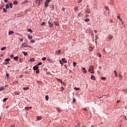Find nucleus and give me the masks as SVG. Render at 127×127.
<instances>
[{
  "instance_id": "obj_16",
  "label": "nucleus",
  "mask_w": 127,
  "mask_h": 127,
  "mask_svg": "<svg viewBox=\"0 0 127 127\" xmlns=\"http://www.w3.org/2000/svg\"><path fill=\"white\" fill-rule=\"evenodd\" d=\"M30 62H34L35 61V60H34V58H31L29 60Z\"/></svg>"
},
{
  "instance_id": "obj_46",
  "label": "nucleus",
  "mask_w": 127,
  "mask_h": 127,
  "mask_svg": "<svg viewBox=\"0 0 127 127\" xmlns=\"http://www.w3.org/2000/svg\"><path fill=\"white\" fill-rule=\"evenodd\" d=\"M101 80H106V77H102L101 78Z\"/></svg>"
},
{
  "instance_id": "obj_34",
  "label": "nucleus",
  "mask_w": 127,
  "mask_h": 127,
  "mask_svg": "<svg viewBox=\"0 0 127 127\" xmlns=\"http://www.w3.org/2000/svg\"><path fill=\"white\" fill-rule=\"evenodd\" d=\"M9 61H10V59H6L5 60V62H8Z\"/></svg>"
},
{
  "instance_id": "obj_19",
  "label": "nucleus",
  "mask_w": 127,
  "mask_h": 127,
  "mask_svg": "<svg viewBox=\"0 0 127 127\" xmlns=\"http://www.w3.org/2000/svg\"><path fill=\"white\" fill-rule=\"evenodd\" d=\"M6 49V47H3L2 48H1V51H3V50H5Z\"/></svg>"
},
{
  "instance_id": "obj_25",
  "label": "nucleus",
  "mask_w": 127,
  "mask_h": 127,
  "mask_svg": "<svg viewBox=\"0 0 127 127\" xmlns=\"http://www.w3.org/2000/svg\"><path fill=\"white\" fill-rule=\"evenodd\" d=\"M60 53H61V51H60V50L56 52V54H60Z\"/></svg>"
},
{
  "instance_id": "obj_22",
  "label": "nucleus",
  "mask_w": 127,
  "mask_h": 127,
  "mask_svg": "<svg viewBox=\"0 0 127 127\" xmlns=\"http://www.w3.org/2000/svg\"><path fill=\"white\" fill-rule=\"evenodd\" d=\"M73 67L75 68V67H76V66L77 65V63L76 62H73Z\"/></svg>"
},
{
  "instance_id": "obj_62",
  "label": "nucleus",
  "mask_w": 127,
  "mask_h": 127,
  "mask_svg": "<svg viewBox=\"0 0 127 127\" xmlns=\"http://www.w3.org/2000/svg\"><path fill=\"white\" fill-rule=\"evenodd\" d=\"M83 110L84 111H87V108H84Z\"/></svg>"
},
{
  "instance_id": "obj_51",
  "label": "nucleus",
  "mask_w": 127,
  "mask_h": 127,
  "mask_svg": "<svg viewBox=\"0 0 127 127\" xmlns=\"http://www.w3.org/2000/svg\"><path fill=\"white\" fill-rule=\"evenodd\" d=\"M85 17H86V18H87V17H89V15H88V14H85Z\"/></svg>"
},
{
  "instance_id": "obj_27",
  "label": "nucleus",
  "mask_w": 127,
  "mask_h": 127,
  "mask_svg": "<svg viewBox=\"0 0 127 127\" xmlns=\"http://www.w3.org/2000/svg\"><path fill=\"white\" fill-rule=\"evenodd\" d=\"M23 61V59L20 58L19 60V62H20V63H22V62Z\"/></svg>"
},
{
  "instance_id": "obj_63",
  "label": "nucleus",
  "mask_w": 127,
  "mask_h": 127,
  "mask_svg": "<svg viewBox=\"0 0 127 127\" xmlns=\"http://www.w3.org/2000/svg\"><path fill=\"white\" fill-rule=\"evenodd\" d=\"M120 102H121V101H120V100H118V101H117V103H120Z\"/></svg>"
},
{
  "instance_id": "obj_26",
  "label": "nucleus",
  "mask_w": 127,
  "mask_h": 127,
  "mask_svg": "<svg viewBox=\"0 0 127 127\" xmlns=\"http://www.w3.org/2000/svg\"><path fill=\"white\" fill-rule=\"evenodd\" d=\"M42 119V117H38L37 118V121H40Z\"/></svg>"
},
{
  "instance_id": "obj_38",
  "label": "nucleus",
  "mask_w": 127,
  "mask_h": 127,
  "mask_svg": "<svg viewBox=\"0 0 127 127\" xmlns=\"http://www.w3.org/2000/svg\"><path fill=\"white\" fill-rule=\"evenodd\" d=\"M9 6L10 7V8H12V3H9Z\"/></svg>"
},
{
  "instance_id": "obj_39",
  "label": "nucleus",
  "mask_w": 127,
  "mask_h": 127,
  "mask_svg": "<svg viewBox=\"0 0 127 127\" xmlns=\"http://www.w3.org/2000/svg\"><path fill=\"white\" fill-rule=\"evenodd\" d=\"M74 90H76L77 91H79V90H80V88L74 87Z\"/></svg>"
},
{
  "instance_id": "obj_28",
  "label": "nucleus",
  "mask_w": 127,
  "mask_h": 127,
  "mask_svg": "<svg viewBox=\"0 0 127 127\" xmlns=\"http://www.w3.org/2000/svg\"><path fill=\"white\" fill-rule=\"evenodd\" d=\"M78 16H83V13H81V12H79L78 13Z\"/></svg>"
},
{
  "instance_id": "obj_33",
  "label": "nucleus",
  "mask_w": 127,
  "mask_h": 127,
  "mask_svg": "<svg viewBox=\"0 0 127 127\" xmlns=\"http://www.w3.org/2000/svg\"><path fill=\"white\" fill-rule=\"evenodd\" d=\"M117 18L120 20V21H122V18H121V16H117Z\"/></svg>"
},
{
  "instance_id": "obj_61",
  "label": "nucleus",
  "mask_w": 127,
  "mask_h": 127,
  "mask_svg": "<svg viewBox=\"0 0 127 127\" xmlns=\"http://www.w3.org/2000/svg\"><path fill=\"white\" fill-rule=\"evenodd\" d=\"M94 32H95V33H97V32H98V31H97V30H94Z\"/></svg>"
},
{
  "instance_id": "obj_21",
  "label": "nucleus",
  "mask_w": 127,
  "mask_h": 127,
  "mask_svg": "<svg viewBox=\"0 0 127 127\" xmlns=\"http://www.w3.org/2000/svg\"><path fill=\"white\" fill-rule=\"evenodd\" d=\"M3 90H4V87L3 86L0 87V91H3Z\"/></svg>"
},
{
  "instance_id": "obj_60",
  "label": "nucleus",
  "mask_w": 127,
  "mask_h": 127,
  "mask_svg": "<svg viewBox=\"0 0 127 127\" xmlns=\"http://www.w3.org/2000/svg\"><path fill=\"white\" fill-rule=\"evenodd\" d=\"M3 1H4V2H7V0H3Z\"/></svg>"
},
{
  "instance_id": "obj_23",
  "label": "nucleus",
  "mask_w": 127,
  "mask_h": 127,
  "mask_svg": "<svg viewBox=\"0 0 127 127\" xmlns=\"http://www.w3.org/2000/svg\"><path fill=\"white\" fill-rule=\"evenodd\" d=\"M84 21L85 22H88V21H90V19H89V18L85 19H84Z\"/></svg>"
},
{
  "instance_id": "obj_17",
  "label": "nucleus",
  "mask_w": 127,
  "mask_h": 127,
  "mask_svg": "<svg viewBox=\"0 0 127 127\" xmlns=\"http://www.w3.org/2000/svg\"><path fill=\"white\" fill-rule=\"evenodd\" d=\"M22 53L24 54V55L25 56H27V55H28V54H27V52H23V51Z\"/></svg>"
},
{
  "instance_id": "obj_12",
  "label": "nucleus",
  "mask_w": 127,
  "mask_h": 127,
  "mask_svg": "<svg viewBox=\"0 0 127 127\" xmlns=\"http://www.w3.org/2000/svg\"><path fill=\"white\" fill-rule=\"evenodd\" d=\"M91 80H96V77H95V76H94V75H91Z\"/></svg>"
},
{
  "instance_id": "obj_5",
  "label": "nucleus",
  "mask_w": 127,
  "mask_h": 127,
  "mask_svg": "<svg viewBox=\"0 0 127 127\" xmlns=\"http://www.w3.org/2000/svg\"><path fill=\"white\" fill-rule=\"evenodd\" d=\"M43 4V0H38V5Z\"/></svg>"
},
{
  "instance_id": "obj_36",
  "label": "nucleus",
  "mask_w": 127,
  "mask_h": 127,
  "mask_svg": "<svg viewBox=\"0 0 127 127\" xmlns=\"http://www.w3.org/2000/svg\"><path fill=\"white\" fill-rule=\"evenodd\" d=\"M60 64H61V65H64V63L63 62H62V61H61V60H60Z\"/></svg>"
},
{
  "instance_id": "obj_30",
  "label": "nucleus",
  "mask_w": 127,
  "mask_h": 127,
  "mask_svg": "<svg viewBox=\"0 0 127 127\" xmlns=\"http://www.w3.org/2000/svg\"><path fill=\"white\" fill-rule=\"evenodd\" d=\"M5 7L8 9V8H9V5H8V4H6Z\"/></svg>"
},
{
  "instance_id": "obj_14",
  "label": "nucleus",
  "mask_w": 127,
  "mask_h": 127,
  "mask_svg": "<svg viewBox=\"0 0 127 127\" xmlns=\"http://www.w3.org/2000/svg\"><path fill=\"white\" fill-rule=\"evenodd\" d=\"M23 90H24V91H27V90H29V87H23Z\"/></svg>"
},
{
  "instance_id": "obj_1",
  "label": "nucleus",
  "mask_w": 127,
  "mask_h": 127,
  "mask_svg": "<svg viewBox=\"0 0 127 127\" xmlns=\"http://www.w3.org/2000/svg\"><path fill=\"white\" fill-rule=\"evenodd\" d=\"M89 72H90V73H91V74H94V66L93 65H91L89 67Z\"/></svg>"
},
{
  "instance_id": "obj_37",
  "label": "nucleus",
  "mask_w": 127,
  "mask_h": 127,
  "mask_svg": "<svg viewBox=\"0 0 127 127\" xmlns=\"http://www.w3.org/2000/svg\"><path fill=\"white\" fill-rule=\"evenodd\" d=\"M7 101V98H5L3 100V102H6Z\"/></svg>"
},
{
  "instance_id": "obj_48",
  "label": "nucleus",
  "mask_w": 127,
  "mask_h": 127,
  "mask_svg": "<svg viewBox=\"0 0 127 127\" xmlns=\"http://www.w3.org/2000/svg\"><path fill=\"white\" fill-rule=\"evenodd\" d=\"M10 58H13V57H14V56H13V55H10Z\"/></svg>"
},
{
  "instance_id": "obj_43",
  "label": "nucleus",
  "mask_w": 127,
  "mask_h": 127,
  "mask_svg": "<svg viewBox=\"0 0 127 127\" xmlns=\"http://www.w3.org/2000/svg\"><path fill=\"white\" fill-rule=\"evenodd\" d=\"M58 81H59V82H60V83H62V80L60 79H57Z\"/></svg>"
},
{
  "instance_id": "obj_11",
  "label": "nucleus",
  "mask_w": 127,
  "mask_h": 127,
  "mask_svg": "<svg viewBox=\"0 0 127 127\" xmlns=\"http://www.w3.org/2000/svg\"><path fill=\"white\" fill-rule=\"evenodd\" d=\"M48 22L50 27H52V26H53V24L52 23L50 22V21H48Z\"/></svg>"
},
{
  "instance_id": "obj_55",
  "label": "nucleus",
  "mask_w": 127,
  "mask_h": 127,
  "mask_svg": "<svg viewBox=\"0 0 127 127\" xmlns=\"http://www.w3.org/2000/svg\"><path fill=\"white\" fill-rule=\"evenodd\" d=\"M73 103H75V102H76V99H75V98L73 99Z\"/></svg>"
},
{
  "instance_id": "obj_2",
  "label": "nucleus",
  "mask_w": 127,
  "mask_h": 127,
  "mask_svg": "<svg viewBox=\"0 0 127 127\" xmlns=\"http://www.w3.org/2000/svg\"><path fill=\"white\" fill-rule=\"evenodd\" d=\"M85 12V13H91V10L90 9V8L87 7Z\"/></svg>"
},
{
  "instance_id": "obj_32",
  "label": "nucleus",
  "mask_w": 127,
  "mask_h": 127,
  "mask_svg": "<svg viewBox=\"0 0 127 127\" xmlns=\"http://www.w3.org/2000/svg\"><path fill=\"white\" fill-rule=\"evenodd\" d=\"M28 38H29V39H32V36L28 35Z\"/></svg>"
},
{
  "instance_id": "obj_64",
  "label": "nucleus",
  "mask_w": 127,
  "mask_h": 127,
  "mask_svg": "<svg viewBox=\"0 0 127 127\" xmlns=\"http://www.w3.org/2000/svg\"><path fill=\"white\" fill-rule=\"evenodd\" d=\"M125 120H127V116H126V117H125Z\"/></svg>"
},
{
  "instance_id": "obj_44",
  "label": "nucleus",
  "mask_w": 127,
  "mask_h": 127,
  "mask_svg": "<svg viewBox=\"0 0 127 127\" xmlns=\"http://www.w3.org/2000/svg\"><path fill=\"white\" fill-rule=\"evenodd\" d=\"M105 9H106V10H109V7L105 6Z\"/></svg>"
},
{
  "instance_id": "obj_29",
  "label": "nucleus",
  "mask_w": 127,
  "mask_h": 127,
  "mask_svg": "<svg viewBox=\"0 0 127 127\" xmlns=\"http://www.w3.org/2000/svg\"><path fill=\"white\" fill-rule=\"evenodd\" d=\"M114 73H115V75L116 76V77H118V73H117V71L114 70Z\"/></svg>"
},
{
  "instance_id": "obj_3",
  "label": "nucleus",
  "mask_w": 127,
  "mask_h": 127,
  "mask_svg": "<svg viewBox=\"0 0 127 127\" xmlns=\"http://www.w3.org/2000/svg\"><path fill=\"white\" fill-rule=\"evenodd\" d=\"M50 1V0H46V2H45V7H48V3Z\"/></svg>"
},
{
  "instance_id": "obj_54",
  "label": "nucleus",
  "mask_w": 127,
  "mask_h": 127,
  "mask_svg": "<svg viewBox=\"0 0 127 127\" xmlns=\"http://www.w3.org/2000/svg\"><path fill=\"white\" fill-rule=\"evenodd\" d=\"M62 10H63V11H65V7H63Z\"/></svg>"
},
{
  "instance_id": "obj_4",
  "label": "nucleus",
  "mask_w": 127,
  "mask_h": 127,
  "mask_svg": "<svg viewBox=\"0 0 127 127\" xmlns=\"http://www.w3.org/2000/svg\"><path fill=\"white\" fill-rule=\"evenodd\" d=\"M74 10L75 12H77L79 10V6H75L74 8Z\"/></svg>"
},
{
  "instance_id": "obj_59",
  "label": "nucleus",
  "mask_w": 127,
  "mask_h": 127,
  "mask_svg": "<svg viewBox=\"0 0 127 127\" xmlns=\"http://www.w3.org/2000/svg\"><path fill=\"white\" fill-rule=\"evenodd\" d=\"M80 2H82V0H80L78 1V3H80Z\"/></svg>"
},
{
  "instance_id": "obj_8",
  "label": "nucleus",
  "mask_w": 127,
  "mask_h": 127,
  "mask_svg": "<svg viewBox=\"0 0 127 127\" xmlns=\"http://www.w3.org/2000/svg\"><path fill=\"white\" fill-rule=\"evenodd\" d=\"M54 24L55 25H56V26H59V21H54Z\"/></svg>"
},
{
  "instance_id": "obj_18",
  "label": "nucleus",
  "mask_w": 127,
  "mask_h": 127,
  "mask_svg": "<svg viewBox=\"0 0 127 127\" xmlns=\"http://www.w3.org/2000/svg\"><path fill=\"white\" fill-rule=\"evenodd\" d=\"M62 61L64 62V63H67V62L65 59H62Z\"/></svg>"
},
{
  "instance_id": "obj_41",
  "label": "nucleus",
  "mask_w": 127,
  "mask_h": 127,
  "mask_svg": "<svg viewBox=\"0 0 127 127\" xmlns=\"http://www.w3.org/2000/svg\"><path fill=\"white\" fill-rule=\"evenodd\" d=\"M14 94L15 95H19V92L15 91Z\"/></svg>"
},
{
  "instance_id": "obj_10",
  "label": "nucleus",
  "mask_w": 127,
  "mask_h": 127,
  "mask_svg": "<svg viewBox=\"0 0 127 127\" xmlns=\"http://www.w3.org/2000/svg\"><path fill=\"white\" fill-rule=\"evenodd\" d=\"M18 56H16L13 58V60H15V61H18Z\"/></svg>"
},
{
  "instance_id": "obj_56",
  "label": "nucleus",
  "mask_w": 127,
  "mask_h": 127,
  "mask_svg": "<svg viewBox=\"0 0 127 127\" xmlns=\"http://www.w3.org/2000/svg\"><path fill=\"white\" fill-rule=\"evenodd\" d=\"M45 22H43L42 23V25H45Z\"/></svg>"
},
{
  "instance_id": "obj_20",
  "label": "nucleus",
  "mask_w": 127,
  "mask_h": 127,
  "mask_svg": "<svg viewBox=\"0 0 127 127\" xmlns=\"http://www.w3.org/2000/svg\"><path fill=\"white\" fill-rule=\"evenodd\" d=\"M45 98L46 101H48V100H49V96H48V95H46Z\"/></svg>"
},
{
  "instance_id": "obj_24",
  "label": "nucleus",
  "mask_w": 127,
  "mask_h": 127,
  "mask_svg": "<svg viewBox=\"0 0 127 127\" xmlns=\"http://www.w3.org/2000/svg\"><path fill=\"white\" fill-rule=\"evenodd\" d=\"M14 32L12 31H9L8 34L10 35L11 34H13Z\"/></svg>"
},
{
  "instance_id": "obj_9",
  "label": "nucleus",
  "mask_w": 127,
  "mask_h": 127,
  "mask_svg": "<svg viewBox=\"0 0 127 127\" xmlns=\"http://www.w3.org/2000/svg\"><path fill=\"white\" fill-rule=\"evenodd\" d=\"M81 69H82V71L84 74H86V73H87V70H86L85 68L82 67Z\"/></svg>"
},
{
  "instance_id": "obj_35",
  "label": "nucleus",
  "mask_w": 127,
  "mask_h": 127,
  "mask_svg": "<svg viewBox=\"0 0 127 127\" xmlns=\"http://www.w3.org/2000/svg\"><path fill=\"white\" fill-rule=\"evenodd\" d=\"M3 10L4 12H7V9H6L4 8H3Z\"/></svg>"
},
{
  "instance_id": "obj_53",
  "label": "nucleus",
  "mask_w": 127,
  "mask_h": 127,
  "mask_svg": "<svg viewBox=\"0 0 127 127\" xmlns=\"http://www.w3.org/2000/svg\"><path fill=\"white\" fill-rule=\"evenodd\" d=\"M39 70H37V71H36V73H37V74H38V73H39Z\"/></svg>"
},
{
  "instance_id": "obj_52",
  "label": "nucleus",
  "mask_w": 127,
  "mask_h": 127,
  "mask_svg": "<svg viewBox=\"0 0 127 127\" xmlns=\"http://www.w3.org/2000/svg\"><path fill=\"white\" fill-rule=\"evenodd\" d=\"M34 42H35L34 40H31V43H34Z\"/></svg>"
},
{
  "instance_id": "obj_49",
  "label": "nucleus",
  "mask_w": 127,
  "mask_h": 127,
  "mask_svg": "<svg viewBox=\"0 0 127 127\" xmlns=\"http://www.w3.org/2000/svg\"><path fill=\"white\" fill-rule=\"evenodd\" d=\"M25 47H26V48L28 47L29 48H31V47H30V46L27 45H26Z\"/></svg>"
},
{
  "instance_id": "obj_13",
  "label": "nucleus",
  "mask_w": 127,
  "mask_h": 127,
  "mask_svg": "<svg viewBox=\"0 0 127 127\" xmlns=\"http://www.w3.org/2000/svg\"><path fill=\"white\" fill-rule=\"evenodd\" d=\"M89 49V51L90 52H92V51H93V50H94V48H93L92 47H90Z\"/></svg>"
},
{
  "instance_id": "obj_31",
  "label": "nucleus",
  "mask_w": 127,
  "mask_h": 127,
  "mask_svg": "<svg viewBox=\"0 0 127 127\" xmlns=\"http://www.w3.org/2000/svg\"><path fill=\"white\" fill-rule=\"evenodd\" d=\"M26 46V43H23L22 44V47H25Z\"/></svg>"
},
{
  "instance_id": "obj_6",
  "label": "nucleus",
  "mask_w": 127,
  "mask_h": 127,
  "mask_svg": "<svg viewBox=\"0 0 127 127\" xmlns=\"http://www.w3.org/2000/svg\"><path fill=\"white\" fill-rule=\"evenodd\" d=\"M38 66L37 65H35V66H34V67H33V70H38Z\"/></svg>"
},
{
  "instance_id": "obj_45",
  "label": "nucleus",
  "mask_w": 127,
  "mask_h": 127,
  "mask_svg": "<svg viewBox=\"0 0 127 127\" xmlns=\"http://www.w3.org/2000/svg\"><path fill=\"white\" fill-rule=\"evenodd\" d=\"M119 77H120L121 80H122V79H123V75H121V74H119Z\"/></svg>"
},
{
  "instance_id": "obj_57",
  "label": "nucleus",
  "mask_w": 127,
  "mask_h": 127,
  "mask_svg": "<svg viewBox=\"0 0 127 127\" xmlns=\"http://www.w3.org/2000/svg\"><path fill=\"white\" fill-rule=\"evenodd\" d=\"M98 56L99 57H100L101 58V57H102V55H101L100 54H98Z\"/></svg>"
},
{
  "instance_id": "obj_7",
  "label": "nucleus",
  "mask_w": 127,
  "mask_h": 127,
  "mask_svg": "<svg viewBox=\"0 0 127 127\" xmlns=\"http://www.w3.org/2000/svg\"><path fill=\"white\" fill-rule=\"evenodd\" d=\"M108 39H109V40L110 41H111V40H112V39H113V36L110 35L108 37Z\"/></svg>"
},
{
  "instance_id": "obj_40",
  "label": "nucleus",
  "mask_w": 127,
  "mask_h": 127,
  "mask_svg": "<svg viewBox=\"0 0 127 127\" xmlns=\"http://www.w3.org/2000/svg\"><path fill=\"white\" fill-rule=\"evenodd\" d=\"M42 60L43 61H45V60H46V57H43L42 59Z\"/></svg>"
},
{
  "instance_id": "obj_58",
  "label": "nucleus",
  "mask_w": 127,
  "mask_h": 127,
  "mask_svg": "<svg viewBox=\"0 0 127 127\" xmlns=\"http://www.w3.org/2000/svg\"><path fill=\"white\" fill-rule=\"evenodd\" d=\"M26 110H29V107H25Z\"/></svg>"
},
{
  "instance_id": "obj_42",
  "label": "nucleus",
  "mask_w": 127,
  "mask_h": 127,
  "mask_svg": "<svg viewBox=\"0 0 127 127\" xmlns=\"http://www.w3.org/2000/svg\"><path fill=\"white\" fill-rule=\"evenodd\" d=\"M42 64V63L40 62V63H39L37 64V65H38V66H40V65H41Z\"/></svg>"
},
{
  "instance_id": "obj_47",
  "label": "nucleus",
  "mask_w": 127,
  "mask_h": 127,
  "mask_svg": "<svg viewBox=\"0 0 127 127\" xmlns=\"http://www.w3.org/2000/svg\"><path fill=\"white\" fill-rule=\"evenodd\" d=\"M28 31H29V32H32V30H31V29H28Z\"/></svg>"
},
{
  "instance_id": "obj_15",
  "label": "nucleus",
  "mask_w": 127,
  "mask_h": 127,
  "mask_svg": "<svg viewBox=\"0 0 127 127\" xmlns=\"http://www.w3.org/2000/svg\"><path fill=\"white\" fill-rule=\"evenodd\" d=\"M13 4H14V5H16V4H18V2H17L16 0H15L13 2Z\"/></svg>"
},
{
  "instance_id": "obj_50",
  "label": "nucleus",
  "mask_w": 127,
  "mask_h": 127,
  "mask_svg": "<svg viewBox=\"0 0 127 127\" xmlns=\"http://www.w3.org/2000/svg\"><path fill=\"white\" fill-rule=\"evenodd\" d=\"M27 2H28V1H27V0H25L23 2V3H27Z\"/></svg>"
}]
</instances>
